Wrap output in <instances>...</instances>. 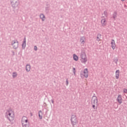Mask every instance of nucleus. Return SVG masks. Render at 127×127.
<instances>
[{
  "mask_svg": "<svg viewBox=\"0 0 127 127\" xmlns=\"http://www.w3.org/2000/svg\"><path fill=\"white\" fill-rule=\"evenodd\" d=\"M80 57L81 58V61L82 63H86V62H87L88 60L85 52H81Z\"/></svg>",
  "mask_w": 127,
  "mask_h": 127,
  "instance_id": "1",
  "label": "nucleus"
},
{
  "mask_svg": "<svg viewBox=\"0 0 127 127\" xmlns=\"http://www.w3.org/2000/svg\"><path fill=\"white\" fill-rule=\"evenodd\" d=\"M88 68H84L83 71H80V76L83 77V76H85V77H88Z\"/></svg>",
  "mask_w": 127,
  "mask_h": 127,
  "instance_id": "2",
  "label": "nucleus"
},
{
  "mask_svg": "<svg viewBox=\"0 0 127 127\" xmlns=\"http://www.w3.org/2000/svg\"><path fill=\"white\" fill-rule=\"evenodd\" d=\"M20 5V2L19 0H15L13 4L12 8L13 9H19Z\"/></svg>",
  "mask_w": 127,
  "mask_h": 127,
  "instance_id": "3",
  "label": "nucleus"
},
{
  "mask_svg": "<svg viewBox=\"0 0 127 127\" xmlns=\"http://www.w3.org/2000/svg\"><path fill=\"white\" fill-rule=\"evenodd\" d=\"M7 113H8V114L6 116V118L9 121V122H12V121H13L14 119V115L11 116V113H10V111H7Z\"/></svg>",
  "mask_w": 127,
  "mask_h": 127,
  "instance_id": "4",
  "label": "nucleus"
},
{
  "mask_svg": "<svg viewBox=\"0 0 127 127\" xmlns=\"http://www.w3.org/2000/svg\"><path fill=\"white\" fill-rule=\"evenodd\" d=\"M11 45L14 49H17L19 46V42L17 40L12 41Z\"/></svg>",
  "mask_w": 127,
  "mask_h": 127,
  "instance_id": "5",
  "label": "nucleus"
},
{
  "mask_svg": "<svg viewBox=\"0 0 127 127\" xmlns=\"http://www.w3.org/2000/svg\"><path fill=\"white\" fill-rule=\"evenodd\" d=\"M117 101L118 103L120 104H122L123 103V98L122 94H119L117 98Z\"/></svg>",
  "mask_w": 127,
  "mask_h": 127,
  "instance_id": "6",
  "label": "nucleus"
},
{
  "mask_svg": "<svg viewBox=\"0 0 127 127\" xmlns=\"http://www.w3.org/2000/svg\"><path fill=\"white\" fill-rule=\"evenodd\" d=\"M92 100H93V104H94V105H95L96 103L97 104H98V98H97L96 95H95V94L93 95Z\"/></svg>",
  "mask_w": 127,
  "mask_h": 127,
  "instance_id": "7",
  "label": "nucleus"
},
{
  "mask_svg": "<svg viewBox=\"0 0 127 127\" xmlns=\"http://www.w3.org/2000/svg\"><path fill=\"white\" fill-rule=\"evenodd\" d=\"M26 46V37H24V40L23 41V43L22 44V49H25Z\"/></svg>",
  "mask_w": 127,
  "mask_h": 127,
  "instance_id": "8",
  "label": "nucleus"
},
{
  "mask_svg": "<svg viewBox=\"0 0 127 127\" xmlns=\"http://www.w3.org/2000/svg\"><path fill=\"white\" fill-rule=\"evenodd\" d=\"M78 124V121L77 119L76 118V117H74L73 120V122H72V126L73 127H74V126H76Z\"/></svg>",
  "mask_w": 127,
  "mask_h": 127,
  "instance_id": "9",
  "label": "nucleus"
},
{
  "mask_svg": "<svg viewBox=\"0 0 127 127\" xmlns=\"http://www.w3.org/2000/svg\"><path fill=\"white\" fill-rule=\"evenodd\" d=\"M111 47L113 50H115L116 48V44L115 40H112L111 41Z\"/></svg>",
  "mask_w": 127,
  "mask_h": 127,
  "instance_id": "10",
  "label": "nucleus"
},
{
  "mask_svg": "<svg viewBox=\"0 0 127 127\" xmlns=\"http://www.w3.org/2000/svg\"><path fill=\"white\" fill-rule=\"evenodd\" d=\"M40 18L42 19V21H45V15L43 13H41L40 15Z\"/></svg>",
  "mask_w": 127,
  "mask_h": 127,
  "instance_id": "11",
  "label": "nucleus"
},
{
  "mask_svg": "<svg viewBox=\"0 0 127 127\" xmlns=\"http://www.w3.org/2000/svg\"><path fill=\"white\" fill-rule=\"evenodd\" d=\"M120 72V69H117L116 71V78H119Z\"/></svg>",
  "mask_w": 127,
  "mask_h": 127,
  "instance_id": "12",
  "label": "nucleus"
},
{
  "mask_svg": "<svg viewBox=\"0 0 127 127\" xmlns=\"http://www.w3.org/2000/svg\"><path fill=\"white\" fill-rule=\"evenodd\" d=\"M47 7H46L45 8L46 12H47V13H49L50 9V5L49 4H47Z\"/></svg>",
  "mask_w": 127,
  "mask_h": 127,
  "instance_id": "13",
  "label": "nucleus"
},
{
  "mask_svg": "<svg viewBox=\"0 0 127 127\" xmlns=\"http://www.w3.org/2000/svg\"><path fill=\"white\" fill-rule=\"evenodd\" d=\"M101 24H102V26H103V27H105V26H106V19H102Z\"/></svg>",
  "mask_w": 127,
  "mask_h": 127,
  "instance_id": "14",
  "label": "nucleus"
},
{
  "mask_svg": "<svg viewBox=\"0 0 127 127\" xmlns=\"http://www.w3.org/2000/svg\"><path fill=\"white\" fill-rule=\"evenodd\" d=\"M31 68V65L29 64H27L26 65V70L27 71H30Z\"/></svg>",
  "mask_w": 127,
  "mask_h": 127,
  "instance_id": "15",
  "label": "nucleus"
},
{
  "mask_svg": "<svg viewBox=\"0 0 127 127\" xmlns=\"http://www.w3.org/2000/svg\"><path fill=\"white\" fill-rule=\"evenodd\" d=\"M85 37H80V41L81 43V44H85Z\"/></svg>",
  "mask_w": 127,
  "mask_h": 127,
  "instance_id": "16",
  "label": "nucleus"
},
{
  "mask_svg": "<svg viewBox=\"0 0 127 127\" xmlns=\"http://www.w3.org/2000/svg\"><path fill=\"white\" fill-rule=\"evenodd\" d=\"M42 111H39V118L40 120H42L43 117H42Z\"/></svg>",
  "mask_w": 127,
  "mask_h": 127,
  "instance_id": "17",
  "label": "nucleus"
},
{
  "mask_svg": "<svg viewBox=\"0 0 127 127\" xmlns=\"http://www.w3.org/2000/svg\"><path fill=\"white\" fill-rule=\"evenodd\" d=\"M73 60H74V61H78V57L76 54H73Z\"/></svg>",
  "mask_w": 127,
  "mask_h": 127,
  "instance_id": "18",
  "label": "nucleus"
},
{
  "mask_svg": "<svg viewBox=\"0 0 127 127\" xmlns=\"http://www.w3.org/2000/svg\"><path fill=\"white\" fill-rule=\"evenodd\" d=\"M75 117H76V116L75 115H72L71 116V124L72 125V123L73 122V120L75 118Z\"/></svg>",
  "mask_w": 127,
  "mask_h": 127,
  "instance_id": "19",
  "label": "nucleus"
},
{
  "mask_svg": "<svg viewBox=\"0 0 127 127\" xmlns=\"http://www.w3.org/2000/svg\"><path fill=\"white\" fill-rule=\"evenodd\" d=\"M117 14H118V12L116 11L114 12V13H113V17L114 18V20L116 19V18L117 16Z\"/></svg>",
  "mask_w": 127,
  "mask_h": 127,
  "instance_id": "20",
  "label": "nucleus"
},
{
  "mask_svg": "<svg viewBox=\"0 0 127 127\" xmlns=\"http://www.w3.org/2000/svg\"><path fill=\"white\" fill-rule=\"evenodd\" d=\"M91 105H92V108H93L94 110H95V111L97 110V107H95V104H93V103H91Z\"/></svg>",
  "mask_w": 127,
  "mask_h": 127,
  "instance_id": "21",
  "label": "nucleus"
},
{
  "mask_svg": "<svg viewBox=\"0 0 127 127\" xmlns=\"http://www.w3.org/2000/svg\"><path fill=\"white\" fill-rule=\"evenodd\" d=\"M17 76V73L16 71H14L12 73V76H13V77H16Z\"/></svg>",
  "mask_w": 127,
  "mask_h": 127,
  "instance_id": "22",
  "label": "nucleus"
},
{
  "mask_svg": "<svg viewBox=\"0 0 127 127\" xmlns=\"http://www.w3.org/2000/svg\"><path fill=\"white\" fill-rule=\"evenodd\" d=\"M114 62L116 64H117V63H118V58H116L115 59H114Z\"/></svg>",
  "mask_w": 127,
  "mask_h": 127,
  "instance_id": "23",
  "label": "nucleus"
},
{
  "mask_svg": "<svg viewBox=\"0 0 127 127\" xmlns=\"http://www.w3.org/2000/svg\"><path fill=\"white\" fill-rule=\"evenodd\" d=\"M22 126L23 127H29V126H28V125H24L23 123L22 124Z\"/></svg>",
  "mask_w": 127,
  "mask_h": 127,
  "instance_id": "24",
  "label": "nucleus"
},
{
  "mask_svg": "<svg viewBox=\"0 0 127 127\" xmlns=\"http://www.w3.org/2000/svg\"><path fill=\"white\" fill-rule=\"evenodd\" d=\"M104 14L105 16H108V12H107V11H104Z\"/></svg>",
  "mask_w": 127,
  "mask_h": 127,
  "instance_id": "25",
  "label": "nucleus"
},
{
  "mask_svg": "<svg viewBox=\"0 0 127 127\" xmlns=\"http://www.w3.org/2000/svg\"><path fill=\"white\" fill-rule=\"evenodd\" d=\"M73 70L74 74H75V73H76V68H75V67H73Z\"/></svg>",
  "mask_w": 127,
  "mask_h": 127,
  "instance_id": "26",
  "label": "nucleus"
},
{
  "mask_svg": "<svg viewBox=\"0 0 127 127\" xmlns=\"http://www.w3.org/2000/svg\"><path fill=\"white\" fill-rule=\"evenodd\" d=\"M124 93H125V94H127V88H124Z\"/></svg>",
  "mask_w": 127,
  "mask_h": 127,
  "instance_id": "27",
  "label": "nucleus"
},
{
  "mask_svg": "<svg viewBox=\"0 0 127 127\" xmlns=\"http://www.w3.org/2000/svg\"><path fill=\"white\" fill-rule=\"evenodd\" d=\"M66 86H68V78H66Z\"/></svg>",
  "mask_w": 127,
  "mask_h": 127,
  "instance_id": "28",
  "label": "nucleus"
},
{
  "mask_svg": "<svg viewBox=\"0 0 127 127\" xmlns=\"http://www.w3.org/2000/svg\"><path fill=\"white\" fill-rule=\"evenodd\" d=\"M97 41H100V39L99 38V36H98V34L97 35Z\"/></svg>",
  "mask_w": 127,
  "mask_h": 127,
  "instance_id": "29",
  "label": "nucleus"
},
{
  "mask_svg": "<svg viewBox=\"0 0 127 127\" xmlns=\"http://www.w3.org/2000/svg\"><path fill=\"white\" fill-rule=\"evenodd\" d=\"M37 46H34V50H35V51H37Z\"/></svg>",
  "mask_w": 127,
  "mask_h": 127,
  "instance_id": "30",
  "label": "nucleus"
},
{
  "mask_svg": "<svg viewBox=\"0 0 127 127\" xmlns=\"http://www.w3.org/2000/svg\"><path fill=\"white\" fill-rule=\"evenodd\" d=\"M51 102L52 103V104H54V99H52L51 100Z\"/></svg>",
  "mask_w": 127,
  "mask_h": 127,
  "instance_id": "31",
  "label": "nucleus"
},
{
  "mask_svg": "<svg viewBox=\"0 0 127 127\" xmlns=\"http://www.w3.org/2000/svg\"><path fill=\"white\" fill-rule=\"evenodd\" d=\"M12 54H13V56H14L15 55V53L14 52V51H11Z\"/></svg>",
  "mask_w": 127,
  "mask_h": 127,
  "instance_id": "32",
  "label": "nucleus"
},
{
  "mask_svg": "<svg viewBox=\"0 0 127 127\" xmlns=\"http://www.w3.org/2000/svg\"><path fill=\"white\" fill-rule=\"evenodd\" d=\"M98 36L99 37H101V34L98 33Z\"/></svg>",
  "mask_w": 127,
  "mask_h": 127,
  "instance_id": "33",
  "label": "nucleus"
},
{
  "mask_svg": "<svg viewBox=\"0 0 127 127\" xmlns=\"http://www.w3.org/2000/svg\"><path fill=\"white\" fill-rule=\"evenodd\" d=\"M25 123H27L28 122V120H25Z\"/></svg>",
  "mask_w": 127,
  "mask_h": 127,
  "instance_id": "34",
  "label": "nucleus"
},
{
  "mask_svg": "<svg viewBox=\"0 0 127 127\" xmlns=\"http://www.w3.org/2000/svg\"><path fill=\"white\" fill-rule=\"evenodd\" d=\"M30 116H31V117H32V116H33L32 113H30Z\"/></svg>",
  "mask_w": 127,
  "mask_h": 127,
  "instance_id": "35",
  "label": "nucleus"
},
{
  "mask_svg": "<svg viewBox=\"0 0 127 127\" xmlns=\"http://www.w3.org/2000/svg\"><path fill=\"white\" fill-rule=\"evenodd\" d=\"M10 112H12V111H10Z\"/></svg>",
  "mask_w": 127,
  "mask_h": 127,
  "instance_id": "36",
  "label": "nucleus"
}]
</instances>
